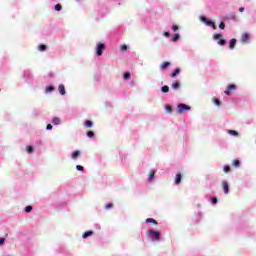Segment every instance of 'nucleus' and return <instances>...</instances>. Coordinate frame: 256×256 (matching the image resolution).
<instances>
[{
	"instance_id": "nucleus-1",
	"label": "nucleus",
	"mask_w": 256,
	"mask_h": 256,
	"mask_svg": "<svg viewBox=\"0 0 256 256\" xmlns=\"http://www.w3.org/2000/svg\"><path fill=\"white\" fill-rule=\"evenodd\" d=\"M185 111H191V106H189L187 104H178L177 113L179 115H182L183 113H185Z\"/></svg>"
},
{
	"instance_id": "nucleus-2",
	"label": "nucleus",
	"mask_w": 256,
	"mask_h": 256,
	"mask_svg": "<svg viewBox=\"0 0 256 256\" xmlns=\"http://www.w3.org/2000/svg\"><path fill=\"white\" fill-rule=\"evenodd\" d=\"M148 234L153 241H159V239H161V233L159 231L149 230Z\"/></svg>"
},
{
	"instance_id": "nucleus-3",
	"label": "nucleus",
	"mask_w": 256,
	"mask_h": 256,
	"mask_svg": "<svg viewBox=\"0 0 256 256\" xmlns=\"http://www.w3.org/2000/svg\"><path fill=\"white\" fill-rule=\"evenodd\" d=\"M103 51H105V44L99 42L96 48V55L101 57V55H103Z\"/></svg>"
},
{
	"instance_id": "nucleus-4",
	"label": "nucleus",
	"mask_w": 256,
	"mask_h": 256,
	"mask_svg": "<svg viewBox=\"0 0 256 256\" xmlns=\"http://www.w3.org/2000/svg\"><path fill=\"white\" fill-rule=\"evenodd\" d=\"M237 89V86L234 84L228 85V89L224 91L225 95H231V91H235Z\"/></svg>"
},
{
	"instance_id": "nucleus-5",
	"label": "nucleus",
	"mask_w": 256,
	"mask_h": 256,
	"mask_svg": "<svg viewBox=\"0 0 256 256\" xmlns=\"http://www.w3.org/2000/svg\"><path fill=\"white\" fill-rule=\"evenodd\" d=\"M222 187L225 195H228L229 193V183L227 181L222 182Z\"/></svg>"
},
{
	"instance_id": "nucleus-6",
	"label": "nucleus",
	"mask_w": 256,
	"mask_h": 256,
	"mask_svg": "<svg viewBox=\"0 0 256 256\" xmlns=\"http://www.w3.org/2000/svg\"><path fill=\"white\" fill-rule=\"evenodd\" d=\"M200 20H201L203 23H206V24L208 25V27H211V25H213V21L208 20L207 17H205V16H201V17H200Z\"/></svg>"
},
{
	"instance_id": "nucleus-7",
	"label": "nucleus",
	"mask_w": 256,
	"mask_h": 256,
	"mask_svg": "<svg viewBox=\"0 0 256 256\" xmlns=\"http://www.w3.org/2000/svg\"><path fill=\"white\" fill-rule=\"evenodd\" d=\"M250 35H249V33H244V34H242V36H241V42L242 43H247V41H249V39H250Z\"/></svg>"
},
{
	"instance_id": "nucleus-8",
	"label": "nucleus",
	"mask_w": 256,
	"mask_h": 256,
	"mask_svg": "<svg viewBox=\"0 0 256 256\" xmlns=\"http://www.w3.org/2000/svg\"><path fill=\"white\" fill-rule=\"evenodd\" d=\"M171 67V63L170 62H163L161 65H160V69L161 71H165L167 68Z\"/></svg>"
},
{
	"instance_id": "nucleus-9",
	"label": "nucleus",
	"mask_w": 256,
	"mask_h": 256,
	"mask_svg": "<svg viewBox=\"0 0 256 256\" xmlns=\"http://www.w3.org/2000/svg\"><path fill=\"white\" fill-rule=\"evenodd\" d=\"M179 73H181V69L180 68H176L173 73L170 74V77L172 79H175V77H177V75H179Z\"/></svg>"
},
{
	"instance_id": "nucleus-10",
	"label": "nucleus",
	"mask_w": 256,
	"mask_h": 256,
	"mask_svg": "<svg viewBox=\"0 0 256 256\" xmlns=\"http://www.w3.org/2000/svg\"><path fill=\"white\" fill-rule=\"evenodd\" d=\"M79 155H81V151L76 150V151L72 152L71 158L75 161V160H77V158L79 157Z\"/></svg>"
},
{
	"instance_id": "nucleus-11",
	"label": "nucleus",
	"mask_w": 256,
	"mask_h": 256,
	"mask_svg": "<svg viewBox=\"0 0 256 256\" xmlns=\"http://www.w3.org/2000/svg\"><path fill=\"white\" fill-rule=\"evenodd\" d=\"M235 45H237V39L232 38L229 42V48L230 49H235Z\"/></svg>"
},
{
	"instance_id": "nucleus-12",
	"label": "nucleus",
	"mask_w": 256,
	"mask_h": 256,
	"mask_svg": "<svg viewBox=\"0 0 256 256\" xmlns=\"http://www.w3.org/2000/svg\"><path fill=\"white\" fill-rule=\"evenodd\" d=\"M181 179H183V176L181 175V173H177L175 178V184L179 185V183H181Z\"/></svg>"
},
{
	"instance_id": "nucleus-13",
	"label": "nucleus",
	"mask_w": 256,
	"mask_h": 256,
	"mask_svg": "<svg viewBox=\"0 0 256 256\" xmlns=\"http://www.w3.org/2000/svg\"><path fill=\"white\" fill-rule=\"evenodd\" d=\"M58 89H59L60 95H65V93H66V91H65V85L60 84L59 87H58Z\"/></svg>"
},
{
	"instance_id": "nucleus-14",
	"label": "nucleus",
	"mask_w": 256,
	"mask_h": 256,
	"mask_svg": "<svg viewBox=\"0 0 256 256\" xmlns=\"http://www.w3.org/2000/svg\"><path fill=\"white\" fill-rule=\"evenodd\" d=\"M84 126H85L87 129H91V127H93V121H91V120H86L85 123H84Z\"/></svg>"
},
{
	"instance_id": "nucleus-15",
	"label": "nucleus",
	"mask_w": 256,
	"mask_h": 256,
	"mask_svg": "<svg viewBox=\"0 0 256 256\" xmlns=\"http://www.w3.org/2000/svg\"><path fill=\"white\" fill-rule=\"evenodd\" d=\"M91 235H93V231L89 230V231H86L84 234H83V239H87V237H91Z\"/></svg>"
},
{
	"instance_id": "nucleus-16",
	"label": "nucleus",
	"mask_w": 256,
	"mask_h": 256,
	"mask_svg": "<svg viewBox=\"0 0 256 256\" xmlns=\"http://www.w3.org/2000/svg\"><path fill=\"white\" fill-rule=\"evenodd\" d=\"M165 111H166V113H173V107H171V105H166Z\"/></svg>"
},
{
	"instance_id": "nucleus-17",
	"label": "nucleus",
	"mask_w": 256,
	"mask_h": 256,
	"mask_svg": "<svg viewBox=\"0 0 256 256\" xmlns=\"http://www.w3.org/2000/svg\"><path fill=\"white\" fill-rule=\"evenodd\" d=\"M52 123L54 125H59V123H61V119L59 117H55L53 118Z\"/></svg>"
},
{
	"instance_id": "nucleus-18",
	"label": "nucleus",
	"mask_w": 256,
	"mask_h": 256,
	"mask_svg": "<svg viewBox=\"0 0 256 256\" xmlns=\"http://www.w3.org/2000/svg\"><path fill=\"white\" fill-rule=\"evenodd\" d=\"M146 223H153V225H157L158 224L157 221L155 219H153V218H147L146 219Z\"/></svg>"
},
{
	"instance_id": "nucleus-19",
	"label": "nucleus",
	"mask_w": 256,
	"mask_h": 256,
	"mask_svg": "<svg viewBox=\"0 0 256 256\" xmlns=\"http://www.w3.org/2000/svg\"><path fill=\"white\" fill-rule=\"evenodd\" d=\"M240 165H241V161H239V160H234V161L232 162V166H233V167H240Z\"/></svg>"
},
{
	"instance_id": "nucleus-20",
	"label": "nucleus",
	"mask_w": 256,
	"mask_h": 256,
	"mask_svg": "<svg viewBox=\"0 0 256 256\" xmlns=\"http://www.w3.org/2000/svg\"><path fill=\"white\" fill-rule=\"evenodd\" d=\"M39 51H47V45L41 44L38 46Z\"/></svg>"
},
{
	"instance_id": "nucleus-21",
	"label": "nucleus",
	"mask_w": 256,
	"mask_h": 256,
	"mask_svg": "<svg viewBox=\"0 0 256 256\" xmlns=\"http://www.w3.org/2000/svg\"><path fill=\"white\" fill-rule=\"evenodd\" d=\"M218 45H221V46L227 45V40H225V39H220V40L218 41Z\"/></svg>"
},
{
	"instance_id": "nucleus-22",
	"label": "nucleus",
	"mask_w": 256,
	"mask_h": 256,
	"mask_svg": "<svg viewBox=\"0 0 256 256\" xmlns=\"http://www.w3.org/2000/svg\"><path fill=\"white\" fill-rule=\"evenodd\" d=\"M161 91L162 93H169V86H162Z\"/></svg>"
},
{
	"instance_id": "nucleus-23",
	"label": "nucleus",
	"mask_w": 256,
	"mask_h": 256,
	"mask_svg": "<svg viewBox=\"0 0 256 256\" xmlns=\"http://www.w3.org/2000/svg\"><path fill=\"white\" fill-rule=\"evenodd\" d=\"M228 133L230 135H233L234 137H237L239 135V133L237 131H235V130H229Z\"/></svg>"
},
{
	"instance_id": "nucleus-24",
	"label": "nucleus",
	"mask_w": 256,
	"mask_h": 256,
	"mask_svg": "<svg viewBox=\"0 0 256 256\" xmlns=\"http://www.w3.org/2000/svg\"><path fill=\"white\" fill-rule=\"evenodd\" d=\"M51 91H55V87L53 86L46 87V93H51Z\"/></svg>"
},
{
	"instance_id": "nucleus-25",
	"label": "nucleus",
	"mask_w": 256,
	"mask_h": 256,
	"mask_svg": "<svg viewBox=\"0 0 256 256\" xmlns=\"http://www.w3.org/2000/svg\"><path fill=\"white\" fill-rule=\"evenodd\" d=\"M154 178H155V171L152 170V171H150L149 181H152V179H154Z\"/></svg>"
},
{
	"instance_id": "nucleus-26",
	"label": "nucleus",
	"mask_w": 256,
	"mask_h": 256,
	"mask_svg": "<svg viewBox=\"0 0 256 256\" xmlns=\"http://www.w3.org/2000/svg\"><path fill=\"white\" fill-rule=\"evenodd\" d=\"M123 78H124L125 81H127V79L131 78V74L129 72H126V73H124Z\"/></svg>"
},
{
	"instance_id": "nucleus-27",
	"label": "nucleus",
	"mask_w": 256,
	"mask_h": 256,
	"mask_svg": "<svg viewBox=\"0 0 256 256\" xmlns=\"http://www.w3.org/2000/svg\"><path fill=\"white\" fill-rule=\"evenodd\" d=\"M87 137H89L90 139L92 138V137H95V132H93V131H88L87 132Z\"/></svg>"
},
{
	"instance_id": "nucleus-28",
	"label": "nucleus",
	"mask_w": 256,
	"mask_h": 256,
	"mask_svg": "<svg viewBox=\"0 0 256 256\" xmlns=\"http://www.w3.org/2000/svg\"><path fill=\"white\" fill-rule=\"evenodd\" d=\"M26 151L27 153H32L34 151L33 146H27Z\"/></svg>"
},
{
	"instance_id": "nucleus-29",
	"label": "nucleus",
	"mask_w": 256,
	"mask_h": 256,
	"mask_svg": "<svg viewBox=\"0 0 256 256\" xmlns=\"http://www.w3.org/2000/svg\"><path fill=\"white\" fill-rule=\"evenodd\" d=\"M61 9H63V7L61 6V4H56V5H55V11H61Z\"/></svg>"
},
{
	"instance_id": "nucleus-30",
	"label": "nucleus",
	"mask_w": 256,
	"mask_h": 256,
	"mask_svg": "<svg viewBox=\"0 0 256 256\" xmlns=\"http://www.w3.org/2000/svg\"><path fill=\"white\" fill-rule=\"evenodd\" d=\"M25 211H26V213H31V211H33V207L32 206H27L25 208Z\"/></svg>"
},
{
	"instance_id": "nucleus-31",
	"label": "nucleus",
	"mask_w": 256,
	"mask_h": 256,
	"mask_svg": "<svg viewBox=\"0 0 256 256\" xmlns=\"http://www.w3.org/2000/svg\"><path fill=\"white\" fill-rule=\"evenodd\" d=\"M179 39H180V36H179V34H175L174 35V37L172 38V41H179Z\"/></svg>"
},
{
	"instance_id": "nucleus-32",
	"label": "nucleus",
	"mask_w": 256,
	"mask_h": 256,
	"mask_svg": "<svg viewBox=\"0 0 256 256\" xmlns=\"http://www.w3.org/2000/svg\"><path fill=\"white\" fill-rule=\"evenodd\" d=\"M172 89H179V82H175L172 84Z\"/></svg>"
},
{
	"instance_id": "nucleus-33",
	"label": "nucleus",
	"mask_w": 256,
	"mask_h": 256,
	"mask_svg": "<svg viewBox=\"0 0 256 256\" xmlns=\"http://www.w3.org/2000/svg\"><path fill=\"white\" fill-rule=\"evenodd\" d=\"M213 39L217 41V39H221V34H214Z\"/></svg>"
},
{
	"instance_id": "nucleus-34",
	"label": "nucleus",
	"mask_w": 256,
	"mask_h": 256,
	"mask_svg": "<svg viewBox=\"0 0 256 256\" xmlns=\"http://www.w3.org/2000/svg\"><path fill=\"white\" fill-rule=\"evenodd\" d=\"M105 209H113V203L106 204Z\"/></svg>"
},
{
	"instance_id": "nucleus-35",
	"label": "nucleus",
	"mask_w": 256,
	"mask_h": 256,
	"mask_svg": "<svg viewBox=\"0 0 256 256\" xmlns=\"http://www.w3.org/2000/svg\"><path fill=\"white\" fill-rule=\"evenodd\" d=\"M76 169H77V171H85V168H83V166H81V165H77Z\"/></svg>"
},
{
	"instance_id": "nucleus-36",
	"label": "nucleus",
	"mask_w": 256,
	"mask_h": 256,
	"mask_svg": "<svg viewBox=\"0 0 256 256\" xmlns=\"http://www.w3.org/2000/svg\"><path fill=\"white\" fill-rule=\"evenodd\" d=\"M229 171H231V167H229V166H224V172H225V173H229Z\"/></svg>"
},
{
	"instance_id": "nucleus-37",
	"label": "nucleus",
	"mask_w": 256,
	"mask_h": 256,
	"mask_svg": "<svg viewBox=\"0 0 256 256\" xmlns=\"http://www.w3.org/2000/svg\"><path fill=\"white\" fill-rule=\"evenodd\" d=\"M219 29H225V22H221L219 24Z\"/></svg>"
},
{
	"instance_id": "nucleus-38",
	"label": "nucleus",
	"mask_w": 256,
	"mask_h": 256,
	"mask_svg": "<svg viewBox=\"0 0 256 256\" xmlns=\"http://www.w3.org/2000/svg\"><path fill=\"white\" fill-rule=\"evenodd\" d=\"M120 49H121V51H127V45H125V44L122 45Z\"/></svg>"
},
{
	"instance_id": "nucleus-39",
	"label": "nucleus",
	"mask_w": 256,
	"mask_h": 256,
	"mask_svg": "<svg viewBox=\"0 0 256 256\" xmlns=\"http://www.w3.org/2000/svg\"><path fill=\"white\" fill-rule=\"evenodd\" d=\"M214 103H215V105H217V107H219V105H221V101H219L217 99L214 100Z\"/></svg>"
},
{
	"instance_id": "nucleus-40",
	"label": "nucleus",
	"mask_w": 256,
	"mask_h": 256,
	"mask_svg": "<svg viewBox=\"0 0 256 256\" xmlns=\"http://www.w3.org/2000/svg\"><path fill=\"white\" fill-rule=\"evenodd\" d=\"M46 129H47L48 131H51V129H53V125L48 124V125L46 126Z\"/></svg>"
},
{
	"instance_id": "nucleus-41",
	"label": "nucleus",
	"mask_w": 256,
	"mask_h": 256,
	"mask_svg": "<svg viewBox=\"0 0 256 256\" xmlns=\"http://www.w3.org/2000/svg\"><path fill=\"white\" fill-rule=\"evenodd\" d=\"M172 29H173L174 31H178V30H179V26L173 25V26H172Z\"/></svg>"
},
{
	"instance_id": "nucleus-42",
	"label": "nucleus",
	"mask_w": 256,
	"mask_h": 256,
	"mask_svg": "<svg viewBox=\"0 0 256 256\" xmlns=\"http://www.w3.org/2000/svg\"><path fill=\"white\" fill-rule=\"evenodd\" d=\"M0 245H5V238H0Z\"/></svg>"
},
{
	"instance_id": "nucleus-43",
	"label": "nucleus",
	"mask_w": 256,
	"mask_h": 256,
	"mask_svg": "<svg viewBox=\"0 0 256 256\" xmlns=\"http://www.w3.org/2000/svg\"><path fill=\"white\" fill-rule=\"evenodd\" d=\"M231 19H233V21H237V15L232 14Z\"/></svg>"
},
{
	"instance_id": "nucleus-44",
	"label": "nucleus",
	"mask_w": 256,
	"mask_h": 256,
	"mask_svg": "<svg viewBox=\"0 0 256 256\" xmlns=\"http://www.w3.org/2000/svg\"><path fill=\"white\" fill-rule=\"evenodd\" d=\"M217 201H218L217 198H213V199H212V204H213V205H217Z\"/></svg>"
},
{
	"instance_id": "nucleus-45",
	"label": "nucleus",
	"mask_w": 256,
	"mask_h": 256,
	"mask_svg": "<svg viewBox=\"0 0 256 256\" xmlns=\"http://www.w3.org/2000/svg\"><path fill=\"white\" fill-rule=\"evenodd\" d=\"M210 27H212L214 30L217 29V25H215V22H212V25Z\"/></svg>"
},
{
	"instance_id": "nucleus-46",
	"label": "nucleus",
	"mask_w": 256,
	"mask_h": 256,
	"mask_svg": "<svg viewBox=\"0 0 256 256\" xmlns=\"http://www.w3.org/2000/svg\"><path fill=\"white\" fill-rule=\"evenodd\" d=\"M171 34L169 32H164V37H170Z\"/></svg>"
},
{
	"instance_id": "nucleus-47",
	"label": "nucleus",
	"mask_w": 256,
	"mask_h": 256,
	"mask_svg": "<svg viewBox=\"0 0 256 256\" xmlns=\"http://www.w3.org/2000/svg\"><path fill=\"white\" fill-rule=\"evenodd\" d=\"M243 11H245V8H244V7H240V8H239V12H240V13H243Z\"/></svg>"
}]
</instances>
